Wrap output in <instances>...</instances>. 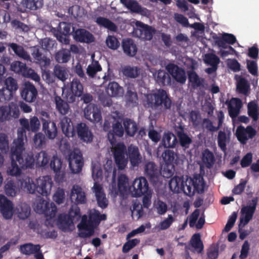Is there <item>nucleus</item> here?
<instances>
[{
    "mask_svg": "<svg viewBox=\"0 0 259 259\" xmlns=\"http://www.w3.org/2000/svg\"><path fill=\"white\" fill-rule=\"evenodd\" d=\"M144 174L152 183L156 184L159 181L161 171L154 162L148 161L145 164Z\"/></svg>",
    "mask_w": 259,
    "mask_h": 259,
    "instance_id": "nucleus-11",
    "label": "nucleus"
},
{
    "mask_svg": "<svg viewBox=\"0 0 259 259\" xmlns=\"http://www.w3.org/2000/svg\"><path fill=\"white\" fill-rule=\"evenodd\" d=\"M55 76L60 80L65 81L68 78V70L65 66L56 65L54 68Z\"/></svg>",
    "mask_w": 259,
    "mask_h": 259,
    "instance_id": "nucleus-43",
    "label": "nucleus"
},
{
    "mask_svg": "<svg viewBox=\"0 0 259 259\" xmlns=\"http://www.w3.org/2000/svg\"><path fill=\"white\" fill-rule=\"evenodd\" d=\"M113 156L118 170H123L126 167L128 160L126 155V147L121 142L115 145L112 148Z\"/></svg>",
    "mask_w": 259,
    "mask_h": 259,
    "instance_id": "nucleus-5",
    "label": "nucleus"
},
{
    "mask_svg": "<svg viewBox=\"0 0 259 259\" xmlns=\"http://www.w3.org/2000/svg\"><path fill=\"white\" fill-rule=\"evenodd\" d=\"M249 88L250 86L247 80L244 78H240L237 82V90L240 94L245 96L248 95Z\"/></svg>",
    "mask_w": 259,
    "mask_h": 259,
    "instance_id": "nucleus-51",
    "label": "nucleus"
},
{
    "mask_svg": "<svg viewBox=\"0 0 259 259\" xmlns=\"http://www.w3.org/2000/svg\"><path fill=\"white\" fill-rule=\"evenodd\" d=\"M102 70V67L98 61H95L92 64L88 65L87 73L91 77H94L97 72Z\"/></svg>",
    "mask_w": 259,
    "mask_h": 259,
    "instance_id": "nucleus-55",
    "label": "nucleus"
},
{
    "mask_svg": "<svg viewBox=\"0 0 259 259\" xmlns=\"http://www.w3.org/2000/svg\"><path fill=\"white\" fill-rule=\"evenodd\" d=\"M56 60L60 63L68 62L71 58V54L69 51H63L58 52L56 55Z\"/></svg>",
    "mask_w": 259,
    "mask_h": 259,
    "instance_id": "nucleus-63",
    "label": "nucleus"
},
{
    "mask_svg": "<svg viewBox=\"0 0 259 259\" xmlns=\"http://www.w3.org/2000/svg\"><path fill=\"white\" fill-rule=\"evenodd\" d=\"M171 106V100L166 92L163 89H159L156 92L146 96L145 106L147 108L165 111L170 109Z\"/></svg>",
    "mask_w": 259,
    "mask_h": 259,
    "instance_id": "nucleus-3",
    "label": "nucleus"
},
{
    "mask_svg": "<svg viewBox=\"0 0 259 259\" xmlns=\"http://www.w3.org/2000/svg\"><path fill=\"white\" fill-rule=\"evenodd\" d=\"M13 204L4 195L0 194V211L6 219H11L13 215Z\"/></svg>",
    "mask_w": 259,
    "mask_h": 259,
    "instance_id": "nucleus-23",
    "label": "nucleus"
},
{
    "mask_svg": "<svg viewBox=\"0 0 259 259\" xmlns=\"http://www.w3.org/2000/svg\"><path fill=\"white\" fill-rule=\"evenodd\" d=\"M162 157L165 164L162 171L163 176L170 178L174 174L175 165L179 164L178 155L172 150L168 149L162 153Z\"/></svg>",
    "mask_w": 259,
    "mask_h": 259,
    "instance_id": "nucleus-4",
    "label": "nucleus"
},
{
    "mask_svg": "<svg viewBox=\"0 0 259 259\" xmlns=\"http://www.w3.org/2000/svg\"><path fill=\"white\" fill-rule=\"evenodd\" d=\"M156 82L160 85H164L169 83L170 81V78L169 75L164 71L160 70L158 71L156 78Z\"/></svg>",
    "mask_w": 259,
    "mask_h": 259,
    "instance_id": "nucleus-56",
    "label": "nucleus"
},
{
    "mask_svg": "<svg viewBox=\"0 0 259 259\" xmlns=\"http://www.w3.org/2000/svg\"><path fill=\"white\" fill-rule=\"evenodd\" d=\"M236 41L235 36L230 33H224L221 37H217L215 43L221 48L226 49L228 47L227 44L234 45Z\"/></svg>",
    "mask_w": 259,
    "mask_h": 259,
    "instance_id": "nucleus-29",
    "label": "nucleus"
},
{
    "mask_svg": "<svg viewBox=\"0 0 259 259\" xmlns=\"http://www.w3.org/2000/svg\"><path fill=\"white\" fill-rule=\"evenodd\" d=\"M69 167L73 174L80 172L84 165L83 158L81 151L78 148H74L68 155Z\"/></svg>",
    "mask_w": 259,
    "mask_h": 259,
    "instance_id": "nucleus-7",
    "label": "nucleus"
},
{
    "mask_svg": "<svg viewBox=\"0 0 259 259\" xmlns=\"http://www.w3.org/2000/svg\"><path fill=\"white\" fill-rule=\"evenodd\" d=\"M62 162L61 159L59 158L57 155H54L51 159H50V163L49 164L50 168L53 170L55 172L60 171L62 167Z\"/></svg>",
    "mask_w": 259,
    "mask_h": 259,
    "instance_id": "nucleus-59",
    "label": "nucleus"
},
{
    "mask_svg": "<svg viewBox=\"0 0 259 259\" xmlns=\"http://www.w3.org/2000/svg\"><path fill=\"white\" fill-rule=\"evenodd\" d=\"M108 95L111 97H122L124 93L123 88L115 81L109 82L107 88Z\"/></svg>",
    "mask_w": 259,
    "mask_h": 259,
    "instance_id": "nucleus-32",
    "label": "nucleus"
},
{
    "mask_svg": "<svg viewBox=\"0 0 259 259\" xmlns=\"http://www.w3.org/2000/svg\"><path fill=\"white\" fill-rule=\"evenodd\" d=\"M22 98L27 102L35 101L37 96V91L35 86L29 82L24 83L21 92Z\"/></svg>",
    "mask_w": 259,
    "mask_h": 259,
    "instance_id": "nucleus-17",
    "label": "nucleus"
},
{
    "mask_svg": "<svg viewBox=\"0 0 259 259\" xmlns=\"http://www.w3.org/2000/svg\"><path fill=\"white\" fill-rule=\"evenodd\" d=\"M96 22L98 25L107 28L110 31L113 32H116L117 31L118 29L116 25L108 18L98 17L96 20Z\"/></svg>",
    "mask_w": 259,
    "mask_h": 259,
    "instance_id": "nucleus-35",
    "label": "nucleus"
},
{
    "mask_svg": "<svg viewBox=\"0 0 259 259\" xmlns=\"http://www.w3.org/2000/svg\"><path fill=\"white\" fill-rule=\"evenodd\" d=\"M106 218V214H101L98 210L94 209L91 211L88 220L96 227L99 225L101 221L105 220Z\"/></svg>",
    "mask_w": 259,
    "mask_h": 259,
    "instance_id": "nucleus-37",
    "label": "nucleus"
},
{
    "mask_svg": "<svg viewBox=\"0 0 259 259\" xmlns=\"http://www.w3.org/2000/svg\"><path fill=\"white\" fill-rule=\"evenodd\" d=\"M40 118L42 124V131L50 139H54L57 136V127L54 122L51 121L50 115L45 111L41 113Z\"/></svg>",
    "mask_w": 259,
    "mask_h": 259,
    "instance_id": "nucleus-10",
    "label": "nucleus"
},
{
    "mask_svg": "<svg viewBox=\"0 0 259 259\" xmlns=\"http://www.w3.org/2000/svg\"><path fill=\"white\" fill-rule=\"evenodd\" d=\"M76 129L78 137L81 140L86 142L92 141L93 135L85 123L83 122L78 123Z\"/></svg>",
    "mask_w": 259,
    "mask_h": 259,
    "instance_id": "nucleus-24",
    "label": "nucleus"
},
{
    "mask_svg": "<svg viewBox=\"0 0 259 259\" xmlns=\"http://www.w3.org/2000/svg\"><path fill=\"white\" fill-rule=\"evenodd\" d=\"M256 134L255 130L250 125L246 128L242 125H239L236 131V136L238 140L243 144H246L249 139H252Z\"/></svg>",
    "mask_w": 259,
    "mask_h": 259,
    "instance_id": "nucleus-14",
    "label": "nucleus"
},
{
    "mask_svg": "<svg viewBox=\"0 0 259 259\" xmlns=\"http://www.w3.org/2000/svg\"><path fill=\"white\" fill-rule=\"evenodd\" d=\"M123 53L130 57H134L137 52V47L131 38H123L121 42Z\"/></svg>",
    "mask_w": 259,
    "mask_h": 259,
    "instance_id": "nucleus-28",
    "label": "nucleus"
},
{
    "mask_svg": "<svg viewBox=\"0 0 259 259\" xmlns=\"http://www.w3.org/2000/svg\"><path fill=\"white\" fill-rule=\"evenodd\" d=\"M95 227L88 220L86 215H83L79 224L77 225L78 235L81 238H87L92 236L94 233Z\"/></svg>",
    "mask_w": 259,
    "mask_h": 259,
    "instance_id": "nucleus-13",
    "label": "nucleus"
},
{
    "mask_svg": "<svg viewBox=\"0 0 259 259\" xmlns=\"http://www.w3.org/2000/svg\"><path fill=\"white\" fill-rule=\"evenodd\" d=\"M175 130L178 138V143L184 150L188 149L192 143V139L185 132L184 127L181 124L176 126Z\"/></svg>",
    "mask_w": 259,
    "mask_h": 259,
    "instance_id": "nucleus-19",
    "label": "nucleus"
},
{
    "mask_svg": "<svg viewBox=\"0 0 259 259\" xmlns=\"http://www.w3.org/2000/svg\"><path fill=\"white\" fill-rule=\"evenodd\" d=\"M70 199L76 204H82L87 202L85 192L79 185H73L70 193Z\"/></svg>",
    "mask_w": 259,
    "mask_h": 259,
    "instance_id": "nucleus-22",
    "label": "nucleus"
},
{
    "mask_svg": "<svg viewBox=\"0 0 259 259\" xmlns=\"http://www.w3.org/2000/svg\"><path fill=\"white\" fill-rule=\"evenodd\" d=\"M188 78L191 88L197 89L198 88L203 87L204 79L199 77L197 73L193 70L188 71Z\"/></svg>",
    "mask_w": 259,
    "mask_h": 259,
    "instance_id": "nucleus-31",
    "label": "nucleus"
},
{
    "mask_svg": "<svg viewBox=\"0 0 259 259\" xmlns=\"http://www.w3.org/2000/svg\"><path fill=\"white\" fill-rule=\"evenodd\" d=\"M124 128L121 122L116 120L112 123V128L109 131L107 138L112 145H115L117 138H121L124 134Z\"/></svg>",
    "mask_w": 259,
    "mask_h": 259,
    "instance_id": "nucleus-18",
    "label": "nucleus"
},
{
    "mask_svg": "<svg viewBox=\"0 0 259 259\" xmlns=\"http://www.w3.org/2000/svg\"><path fill=\"white\" fill-rule=\"evenodd\" d=\"M84 115L87 119L93 123H98L102 120L100 108L94 104H89L85 107Z\"/></svg>",
    "mask_w": 259,
    "mask_h": 259,
    "instance_id": "nucleus-12",
    "label": "nucleus"
},
{
    "mask_svg": "<svg viewBox=\"0 0 259 259\" xmlns=\"http://www.w3.org/2000/svg\"><path fill=\"white\" fill-rule=\"evenodd\" d=\"M9 49H11L19 57L27 61H31L29 54L24 50V48L17 44L12 42L7 44Z\"/></svg>",
    "mask_w": 259,
    "mask_h": 259,
    "instance_id": "nucleus-30",
    "label": "nucleus"
},
{
    "mask_svg": "<svg viewBox=\"0 0 259 259\" xmlns=\"http://www.w3.org/2000/svg\"><path fill=\"white\" fill-rule=\"evenodd\" d=\"M188 182L189 184H192L194 190L198 193H203L204 192V183L202 180L191 178Z\"/></svg>",
    "mask_w": 259,
    "mask_h": 259,
    "instance_id": "nucleus-62",
    "label": "nucleus"
},
{
    "mask_svg": "<svg viewBox=\"0 0 259 259\" xmlns=\"http://www.w3.org/2000/svg\"><path fill=\"white\" fill-rule=\"evenodd\" d=\"M123 74L126 77L130 78H136L139 74V70L137 68H134L131 66H126L122 70Z\"/></svg>",
    "mask_w": 259,
    "mask_h": 259,
    "instance_id": "nucleus-64",
    "label": "nucleus"
},
{
    "mask_svg": "<svg viewBox=\"0 0 259 259\" xmlns=\"http://www.w3.org/2000/svg\"><path fill=\"white\" fill-rule=\"evenodd\" d=\"M248 115L254 121H256L259 116V108L257 104L254 101L250 102L247 106Z\"/></svg>",
    "mask_w": 259,
    "mask_h": 259,
    "instance_id": "nucleus-48",
    "label": "nucleus"
},
{
    "mask_svg": "<svg viewBox=\"0 0 259 259\" xmlns=\"http://www.w3.org/2000/svg\"><path fill=\"white\" fill-rule=\"evenodd\" d=\"M166 69L174 79L177 82L181 84H184L186 82L187 76L186 72L183 68L174 64H169L167 66Z\"/></svg>",
    "mask_w": 259,
    "mask_h": 259,
    "instance_id": "nucleus-16",
    "label": "nucleus"
},
{
    "mask_svg": "<svg viewBox=\"0 0 259 259\" xmlns=\"http://www.w3.org/2000/svg\"><path fill=\"white\" fill-rule=\"evenodd\" d=\"M34 159L37 166L46 167L49 166L50 156L46 151H41L35 154Z\"/></svg>",
    "mask_w": 259,
    "mask_h": 259,
    "instance_id": "nucleus-34",
    "label": "nucleus"
},
{
    "mask_svg": "<svg viewBox=\"0 0 259 259\" xmlns=\"http://www.w3.org/2000/svg\"><path fill=\"white\" fill-rule=\"evenodd\" d=\"M225 104L228 105L229 115L231 117L238 116L242 103L239 98H232L230 101L227 100Z\"/></svg>",
    "mask_w": 259,
    "mask_h": 259,
    "instance_id": "nucleus-27",
    "label": "nucleus"
},
{
    "mask_svg": "<svg viewBox=\"0 0 259 259\" xmlns=\"http://www.w3.org/2000/svg\"><path fill=\"white\" fill-rule=\"evenodd\" d=\"M126 155L133 167H138L142 162V155L138 147L136 145L131 144L126 148Z\"/></svg>",
    "mask_w": 259,
    "mask_h": 259,
    "instance_id": "nucleus-15",
    "label": "nucleus"
},
{
    "mask_svg": "<svg viewBox=\"0 0 259 259\" xmlns=\"http://www.w3.org/2000/svg\"><path fill=\"white\" fill-rule=\"evenodd\" d=\"M124 132L129 137H134L138 131V126L134 120L125 118L123 121Z\"/></svg>",
    "mask_w": 259,
    "mask_h": 259,
    "instance_id": "nucleus-33",
    "label": "nucleus"
},
{
    "mask_svg": "<svg viewBox=\"0 0 259 259\" xmlns=\"http://www.w3.org/2000/svg\"><path fill=\"white\" fill-rule=\"evenodd\" d=\"M60 125L63 133L67 137H73L75 131L70 118L64 116L60 119Z\"/></svg>",
    "mask_w": 259,
    "mask_h": 259,
    "instance_id": "nucleus-25",
    "label": "nucleus"
},
{
    "mask_svg": "<svg viewBox=\"0 0 259 259\" xmlns=\"http://www.w3.org/2000/svg\"><path fill=\"white\" fill-rule=\"evenodd\" d=\"M129 190L132 196L135 197L142 196L151 191L149 189L148 181L144 177L136 179L133 181L132 185L129 187Z\"/></svg>",
    "mask_w": 259,
    "mask_h": 259,
    "instance_id": "nucleus-9",
    "label": "nucleus"
},
{
    "mask_svg": "<svg viewBox=\"0 0 259 259\" xmlns=\"http://www.w3.org/2000/svg\"><path fill=\"white\" fill-rule=\"evenodd\" d=\"M218 145L223 152L227 150V144L230 142L229 134L228 135L224 131H220L217 137Z\"/></svg>",
    "mask_w": 259,
    "mask_h": 259,
    "instance_id": "nucleus-40",
    "label": "nucleus"
},
{
    "mask_svg": "<svg viewBox=\"0 0 259 259\" xmlns=\"http://www.w3.org/2000/svg\"><path fill=\"white\" fill-rule=\"evenodd\" d=\"M55 102L56 109L62 115H66L69 111L70 107L67 102L64 101L60 97L56 96Z\"/></svg>",
    "mask_w": 259,
    "mask_h": 259,
    "instance_id": "nucleus-39",
    "label": "nucleus"
},
{
    "mask_svg": "<svg viewBox=\"0 0 259 259\" xmlns=\"http://www.w3.org/2000/svg\"><path fill=\"white\" fill-rule=\"evenodd\" d=\"M9 143L8 136L5 133H0V150L2 153L7 154L9 151Z\"/></svg>",
    "mask_w": 259,
    "mask_h": 259,
    "instance_id": "nucleus-54",
    "label": "nucleus"
},
{
    "mask_svg": "<svg viewBox=\"0 0 259 259\" xmlns=\"http://www.w3.org/2000/svg\"><path fill=\"white\" fill-rule=\"evenodd\" d=\"M106 44L109 49L113 50H117L120 46L119 40L114 35H108L106 39Z\"/></svg>",
    "mask_w": 259,
    "mask_h": 259,
    "instance_id": "nucleus-60",
    "label": "nucleus"
},
{
    "mask_svg": "<svg viewBox=\"0 0 259 259\" xmlns=\"http://www.w3.org/2000/svg\"><path fill=\"white\" fill-rule=\"evenodd\" d=\"M258 197H253L249 201L247 206L241 209V215L239 219V226H245L252 219L257 204Z\"/></svg>",
    "mask_w": 259,
    "mask_h": 259,
    "instance_id": "nucleus-8",
    "label": "nucleus"
},
{
    "mask_svg": "<svg viewBox=\"0 0 259 259\" xmlns=\"http://www.w3.org/2000/svg\"><path fill=\"white\" fill-rule=\"evenodd\" d=\"M67 215L69 217L73 223L78 221L82 218L80 208L77 206H72Z\"/></svg>",
    "mask_w": 259,
    "mask_h": 259,
    "instance_id": "nucleus-57",
    "label": "nucleus"
},
{
    "mask_svg": "<svg viewBox=\"0 0 259 259\" xmlns=\"http://www.w3.org/2000/svg\"><path fill=\"white\" fill-rule=\"evenodd\" d=\"M42 48L36 46L31 48V55L35 62L41 67L46 68L50 64V60L42 53Z\"/></svg>",
    "mask_w": 259,
    "mask_h": 259,
    "instance_id": "nucleus-21",
    "label": "nucleus"
},
{
    "mask_svg": "<svg viewBox=\"0 0 259 259\" xmlns=\"http://www.w3.org/2000/svg\"><path fill=\"white\" fill-rule=\"evenodd\" d=\"M202 160L206 167L210 168L214 164L215 158L212 152L205 149L202 153Z\"/></svg>",
    "mask_w": 259,
    "mask_h": 259,
    "instance_id": "nucleus-44",
    "label": "nucleus"
},
{
    "mask_svg": "<svg viewBox=\"0 0 259 259\" xmlns=\"http://www.w3.org/2000/svg\"><path fill=\"white\" fill-rule=\"evenodd\" d=\"M139 23H140V28L136 30V33L138 37L145 40H151L155 32V29L148 25L144 24L141 22Z\"/></svg>",
    "mask_w": 259,
    "mask_h": 259,
    "instance_id": "nucleus-26",
    "label": "nucleus"
},
{
    "mask_svg": "<svg viewBox=\"0 0 259 259\" xmlns=\"http://www.w3.org/2000/svg\"><path fill=\"white\" fill-rule=\"evenodd\" d=\"M222 119L220 118L219 120L218 126H214L212 121L208 118H204L203 120V125L208 131L214 132L217 131L221 127L222 124Z\"/></svg>",
    "mask_w": 259,
    "mask_h": 259,
    "instance_id": "nucleus-58",
    "label": "nucleus"
},
{
    "mask_svg": "<svg viewBox=\"0 0 259 259\" xmlns=\"http://www.w3.org/2000/svg\"><path fill=\"white\" fill-rule=\"evenodd\" d=\"M83 90V85L79 79L74 78L71 82L70 91L78 95V97H80L82 95Z\"/></svg>",
    "mask_w": 259,
    "mask_h": 259,
    "instance_id": "nucleus-50",
    "label": "nucleus"
},
{
    "mask_svg": "<svg viewBox=\"0 0 259 259\" xmlns=\"http://www.w3.org/2000/svg\"><path fill=\"white\" fill-rule=\"evenodd\" d=\"M31 208L26 203H21L16 207L18 217L21 220L27 219L30 214Z\"/></svg>",
    "mask_w": 259,
    "mask_h": 259,
    "instance_id": "nucleus-41",
    "label": "nucleus"
},
{
    "mask_svg": "<svg viewBox=\"0 0 259 259\" xmlns=\"http://www.w3.org/2000/svg\"><path fill=\"white\" fill-rule=\"evenodd\" d=\"M24 150V138L19 137L14 139L11 146V152L13 155H16V160L20 167L23 169L32 168L35 163L34 155L31 152L24 153L22 155Z\"/></svg>",
    "mask_w": 259,
    "mask_h": 259,
    "instance_id": "nucleus-2",
    "label": "nucleus"
},
{
    "mask_svg": "<svg viewBox=\"0 0 259 259\" xmlns=\"http://www.w3.org/2000/svg\"><path fill=\"white\" fill-rule=\"evenodd\" d=\"M12 70L13 71L25 75L27 71L26 64L20 61H15L11 65Z\"/></svg>",
    "mask_w": 259,
    "mask_h": 259,
    "instance_id": "nucleus-53",
    "label": "nucleus"
},
{
    "mask_svg": "<svg viewBox=\"0 0 259 259\" xmlns=\"http://www.w3.org/2000/svg\"><path fill=\"white\" fill-rule=\"evenodd\" d=\"M10 157L11 159V166L9 168L8 170V172L9 175L12 176H17L21 174V167H20V165H18L17 162H18L16 160V155H13V153L11 152V149H10Z\"/></svg>",
    "mask_w": 259,
    "mask_h": 259,
    "instance_id": "nucleus-38",
    "label": "nucleus"
},
{
    "mask_svg": "<svg viewBox=\"0 0 259 259\" xmlns=\"http://www.w3.org/2000/svg\"><path fill=\"white\" fill-rule=\"evenodd\" d=\"M41 246L39 244H23L20 246L21 252L26 255L34 254L35 252L40 250Z\"/></svg>",
    "mask_w": 259,
    "mask_h": 259,
    "instance_id": "nucleus-45",
    "label": "nucleus"
},
{
    "mask_svg": "<svg viewBox=\"0 0 259 259\" xmlns=\"http://www.w3.org/2000/svg\"><path fill=\"white\" fill-rule=\"evenodd\" d=\"M125 99L128 103L136 104L138 101L137 93L133 85H129L125 95Z\"/></svg>",
    "mask_w": 259,
    "mask_h": 259,
    "instance_id": "nucleus-46",
    "label": "nucleus"
},
{
    "mask_svg": "<svg viewBox=\"0 0 259 259\" xmlns=\"http://www.w3.org/2000/svg\"><path fill=\"white\" fill-rule=\"evenodd\" d=\"M46 137L42 133H36L33 138V142L35 147L37 148H43L46 145Z\"/></svg>",
    "mask_w": 259,
    "mask_h": 259,
    "instance_id": "nucleus-61",
    "label": "nucleus"
},
{
    "mask_svg": "<svg viewBox=\"0 0 259 259\" xmlns=\"http://www.w3.org/2000/svg\"><path fill=\"white\" fill-rule=\"evenodd\" d=\"M21 4L24 8L30 10H36L42 6L41 2L35 1V0H22Z\"/></svg>",
    "mask_w": 259,
    "mask_h": 259,
    "instance_id": "nucleus-52",
    "label": "nucleus"
},
{
    "mask_svg": "<svg viewBox=\"0 0 259 259\" xmlns=\"http://www.w3.org/2000/svg\"><path fill=\"white\" fill-rule=\"evenodd\" d=\"M162 141L166 148H174L178 144L177 137L171 133H168L163 136Z\"/></svg>",
    "mask_w": 259,
    "mask_h": 259,
    "instance_id": "nucleus-42",
    "label": "nucleus"
},
{
    "mask_svg": "<svg viewBox=\"0 0 259 259\" xmlns=\"http://www.w3.org/2000/svg\"><path fill=\"white\" fill-rule=\"evenodd\" d=\"M73 224L72 220L67 214H60L57 220V225L59 229L63 231H68L71 225Z\"/></svg>",
    "mask_w": 259,
    "mask_h": 259,
    "instance_id": "nucleus-36",
    "label": "nucleus"
},
{
    "mask_svg": "<svg viewBox=\"0 0 259 259\" xmlns=\"http://www.w3.org/2000/svg\"><path fill=\"white\" fill-rule=\"evenodd\" d=\"M117 186L120 193L123 194L126 192L128 187V179L124 174L120 175L118 178Z\"/></svg>",
    "mask_w": 259,
    "mask_h": 259,
    "instance_id": "nucleus-47",
    "label": "nucleus"
},
{
    "mask_svg": "<svg viewBox=\"0 0 259 259\" xmlns=\"http://www.w3.org/2000/svg\"><path fill=\"white\" fill-rule=\"evenodd\" d=\"M73 36L74 40L76 41L90 44L95 41L94 35L88 30L84 28H78L74 30L73 27Z\"/></svg>",
    "mask_w": 259,
    "mask_h": 259,
    "instance_id": "nucleus-20",
    "label": "nucleus"
},
{
    "mask_svg": "<svg viewBox=\"0 0 259 259\" xmlns=\"http://www.w3.org/2000/svg\"><path fill=\"white\" fill-rule=\"evenodd\" d=\"M33 208L36 213L44 214L49 219L54 218L57 212V207L54 202L50 203L42 199L36 200Z\"/></svg>",
    "mask_w": 259,
    "mask_h": 259,
    "instance_id": "nucleus-6",
    "label": "nucleus"
},
{
    "mask_svg": "<svg viewBox=\"0 0 259 259\" xmlns=\"http://www.w3.org/2000/svg\"><path fill=\"white\" fill-rule=\"evenodd\" d=\"M53 185L52 178L48 175L39 177L35 181L29 177H25L21 181V186L25 191L43 196L50 194Z\"/></svg>",
    "mask_w": 259,
    "mask_h": 259,
    "instance_id": "nucleus-1",
    "label": "nucleus"
},
{
    "mask_svg": "<svg viewBox=\"0 0 259 259\" xmlns=\"http://www.w3.org/2000/svg\"><path fill=\"white\" fill-rule=\"evenodd\" d=\"M183 183H184V181L182 178L175 177L169 181V187L171 191L178 192L180 189L181 190V187Z\"/></svg>",
    "mask_w": 259,
    "mask_h": 259,
    "instance_id": "nucleus-49",
    "label": "nucleus"
}]
</instances>
